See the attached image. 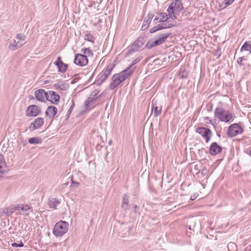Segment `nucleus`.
<instances>
[{"instance_id": "obj_28", "label": "nucleus", "mask_w": 251, "mask_h": 251, "mask_svg": "<svg viewBox=\"0 0 251 251\" xmlns=\"http://www.w3.org/2000/svg\"><path fill=\"white\" fill-rule=\"evenodd\" d=\"M121 206L125 210L127 209L128 208V197L126 194H125L123 196Z\"/></svg>"}, {"instance_id": "obj_27", "label": "nucleus", "mask_w": 251, "mask_h": 251, "mask_svg": "<svg viewBox=\"0 0 251 251\" xmlns=\"http://www.w3.org/2000/svg\"><path fill=\"white\" fill-rule=\"evenodd\" d=\"M221 111H222V113L221 116L222 117H224L226 110H224V108L222 107H221V106L217 107L215 109V111H214V116H215V117H216L217 119H218L220 121V117H219V116H218L217 115L219 114V113L221 112Z\"/></svg>"}, {"instance_id": "obj_39", "label": "nucleus", "mask_w": 251, "mask_h": 251, "mask_svg": "<svg viewBox=\"0 0 251 251\" xmlns=\"http://www.w3.org/2000/svg\"><path fill=\"white\" fill-rule=\"evenodd\" d=\"M247 59L244 56L240 57L237 60V63L240 66H243L244 64L243 63V61L246 60Z\"/></svg>"}, {"instance_id": "obj_41", "label": "nucleus", "mask_w": 251, "mask_h": 251, "mask_svg": "<svg viewBox=\"0 0 251 251\" xmlns=\"http://www.w3.org/2000/svg\"><path fill=\"white\" fill-rule=\"evenodd\" d=\"M12 246L13 247H23L24 245L22 241H20V243L18 244L16 243H13L11 244Z\"/></svg>"}, {"instance_id": "obj_43", "label": "nucleus", "mask_w": 251, "mask_h": 251, "mask_svg": "<svg viewBox=\"0 0 251 251\" xmlns=\"http://www.w3.org/2000/svg\"><path fill=\"white\" fill-rule=\"evenodd\" d=\"M167 11L168 12L167 16H168L169 19L171 18V17H172V16L173 14H174V13L176 12V11L174 10H170V9H167Z\"/></svg>"}, {"instance_id": "obj_3", "label": "nucleus", "mask_w": 251, "mask_h": 251, "mask_svg": "<svg viewBox=\"0 0 251 251\" xmlns=\"http://www.w3.org/2000/svg\"><path fill=\"white\" fill-rule=\"evenodd\" d=\"M115 65L113 64H109L107 67L104 69L97 76L95 83L98 85H100L103 83L111 74L112 71L114 69Z\"/></svg>"}, {"instance_id": "obj_56", "label": "nucleus", "mask_w": 251, "mask_h": 251, "mask_svg": "<svg viewBox=\"0 0 251 251\" xmlns=\"http://www.w3.org/2000/svg\"><path fill=\"white\" fill-rule=\"evenodd\" d=\"M168 174H168V173H166V176L167 177H168Z\"/></svg>"}, {"instance_id": "obj_5", "label": "nucleus", "mask_w": 251, "mask_h": 251, "mask_svg": "<svg viewBox=\"0 0 251 251\" xmlns=\"http://www.w3.org/2000/svg\"><path fill=\"white\" fill-rule=\"evenodd\" d=\"M244 131L243 128L239 124L235 123L228 127L227 135L229 137H234L237 135L242 134Z\"/></svg>"}, {"instance_id": "obj_46", "label": "nucleus", "mask_w": 251, "mask_h": 251, "mask_svg": "<svg viewBox=\"0 0 251 251\" xmlns=\"http://www.w3.org/2000/svg\"><path fill=\"white\" fill-rule=\"evenodd\" d=\"M100 92V91L98 90H95L92 92L91 95L94 97H98V94Z\"/></svg>"}, {"instance_id": "obj_25", "label": "nucleus", "mask_w": 251, "mask_h": 251, "mask_svg": "<svg viewBox=\"0 0 251 251\" xmlns=\"http://www.w3.org/2000/svg\"><path fill=\"white\" fill-rule=\"evenodd\" d=\"M54 87L56 89L61 90H67L69 88V85L66 83L58 82L54 84Z\"/></svg>"}, {"instance_id": "obj_34", "label": "nucleus", "mask_w": 251, "mask_h": 251, "mask_svg": "<svg viewBox=\"0 0 251 251\" xmlns=\"http://www.w3.org/2000/svg\"><path fill=\"white\" fill-rule=\"evenodd\" d=\"M81 51L84 53L86 54L87 53L89 56H93V51L90 50L89 48H85V49H82Z\"/></svg>"}, {"instance_id": "obj_14", "label": "nucleus", "mask_w": 251, "mask_h": 251, "mask_svg": "<svg viewBox=\"0 0 251 251\" xmlns=\"http://www.w3.org/2000/svg\"><path fill=\"white\" fill-rule=\"evenodd\" d=\"M222 113L221 112L219 113V114L217 115L219 117H220V121L221 122L228 123L233 121V115L231 112L229 111V110H226L224 117L221 116Z\"/></svg>"}, {"instance_id": "obj_19", "label": "nucleus", "mask_w": 251, "mask_h": 251, "mask_svg": "<svg viewBox=\"0 0 251 251\" xmlns=\"http://www.w3.org/2000/svg\"><path fill=\"white\" fill-rule=\"evenodd\" d=\"M25 43V42H21L19 41H17L16 40H13L9 45L8 49L14 51L22 47Z\"/></svg>"}, {"instance_id": "obj_58", "label": "nucleus", "mask_w": 251, "mask_h": 251, "mask_svg": "<svg viewBox=\"0 0 251 251\" xmlns=\"http://www.w3.org/2000/svg\"><path fill=\"white\" fill-rule=\"evenodd\" d=\"M2 174H0V177H2Z\"/></svg>"}, {"instance_id": "obj_21", "label": "nucleus", "mask_w": 251, "mask_h": 251, "mask_svg": "<svg viewBox=\"0 0 251 251\" xmlns=\"http://www.w3.org/2000/svg\"><path fill=\"white\" fill-rule=\"evenodd\" d=\"M153 17L154 15L152 13L150 12L148 13L147 16L144 20L143 25L141 27L142 30H145L148 28Z\"/></svg>"}, {"instance_id": "obj_42", "label": "nucleus", "mask_w": 251, "mask_h": 251, "mask_svg": "<svg viewBox=\"0 0 251 251\" xmlns=\"http://www.w3.org/2000/svg\"><path fill=\"white\" fill-rule=\"evenodd\" d=\"M74 107H75V103L72 101V104L70 106V108L69 109V110H68V112H67V115H68L67 118H69V115L71 114V113L73 109H74Z\"/></svg>"}, {"instance_id": "obj_16", "label": "nucleus", "mask_w": 251, "mask_h": 251, "mask_svg": "<svg viewBox=\"0 0 251 251\" xmlns=\"http://www.w3.org/2000/svg\"><path fill=\"white\" fill-rule=\"evenodd\" d=\"M49 100H48L51 102V103H52L53 104H57L60 101V96L58 94H57L55 92H54L53 91H49Z\"/></svg>"}, {"instance_id": "obj_29", "label": "nucleus", "mask_w": 251, "mask_h": 251, "mask_svg": "<svg viewBox=\"0 0 251 251\" xmlns=\"http://www.w3.org/2000/svg\"><path fill=\"white\" fill-rule=\"evenodd\" d=\"M28 143L30 144H40L42 143V140L38 137H32L28 139Z\"/></svg>"}, {"instance_id": "obj_47", "label": "nucleus", "mask_w": 251, "mask_h": 251, "mask_svg": "<svg viewBox=\"0 0 251 251\" xmlns=\"http://www.w3.org/2000/svg\"><path fill=\"white\" fill-rule=\"evenodd\" d=\"M167 9H170V10H175V4H174V1L170 4Z\"/></svg>"}, {"instance_id": "obj_53", "label": "nucleus", "mask_w": 251, "mask_h": 251, "mask_svg": "<svg viewBox=\"0 0 251 251\" xmlns=\"http://www.w3.org/2000/svg\"><path fill=\"white\" fill-rule=\"evenodd\" d=\"M102 96H104V92L101 93V94L98 96V97H99V98Z\"/></svg>"}, {"instance_id": "obj_59", "label": "nucleus", "mask_w": 251, "mask_h": 251, "mask_svg": "<svg viewBox=\"0 0 251 251\" xmlns=\"http://www.w3.org/2000/svg\"><path fill=\"white\" fill-rule=\"evenodd\" d=\"M164 176V174H162V177H163Z\"/></svg>"}, {"instance_id": "obj_11", "label": "nucleus", "mask_w": 251, "mask_h": 251, "mask_svg": "<svg viewBox=\"0 0 251 251\" xmlns=\"http://www.w3.org/2000/svg\"><path fill=\"white\" fill-rule=\"evenodd\" d=\"M223 150L222 146L219 145L217 142L212 143L209 150V152L211 155H216L221 153Z\"/></svg>"}, {"instance_id": "obj_15", "label": "nucleus", "mask_w": 251, "mask_h": 251, "mask_svg": "<svg viewBox=\"0 0 251 251\" xmlns=\"http://www.w3.org/2000/svg\"><path fill=\"white\" fill-rule=\"evenodd\" d=\"M15 210L21 211L22 214L28 215L29 211H31L32 207L26 204H18L15 207Z\"/></svg>"}, {"instance_id": "obj_6", "label": "nucleus", "mask_w": 251, "mask_h": 251, "mask_svg": "<svg viewBox=\"0 0 251 251\" xmlns=\"http://www.w3.org/2000/svg\"><path fill=\"white\" fill-rule=\"evenodd\" d=\"M196 132L202 137L206 143H208L210 141L212 135L211 130L204 127H198L196 128Z\"/></svg>"}, {"instance_id": "obj_40", "label": "nucleus", "mask_w": 251, "mask_h": 251, "mask_svg": "<svg viewBox=\"0 0 251 251\" xmlns=\"http://www.w3.org/2000/svg\"><path fill=\"white\" fill-rule=\"evenodd\" d=\"M3 211L8 216H10L13 213V211L12 209L10 208H6Z\"/></svg>"}, {"instance_id": "obj_31", "label": "nucleus", "mask_w": 251, "mask_h": 251, "mask_svg": "<svg viewBox=\"0 0 251 251\" xmlns=\"http://www.w3.org/2000/svg\"><path fill=\"white\" fill-rule=\"evenodd\" d=\"M250 42H246L244 43L241 48V51L245 50L249 51L250 53H251V44Z\"/></svg>"}, {"instance_id": "obj_38", "label": "nucleus", "mask_w": 251, "mask_h": 251, "mask_svg": "<svg viewBox=\"0 0 251 251\" xmlns=\"http://www.w3.org/2000/svg\"><path fill=\"white\" fill-rule=\"evenodd\" d=\"M156 25H157L158 30H161V29H165V28H170L174 26L173 25H172V24H169L168 25V26H165V27H163V25H162L161 24H158Z\"/></svg>"}, {"instance_id": "obj_33", "label": "nucleus", "mask_w": 251, "mask_h": 251, "mask_svg": "<svg viewBox=\"0 0 251 251\" xmlns=\"http://www.w3.org/2000/svg\"><path fill=\"white\" fill-rule=\"evenodd\" d=\"M160 16L161 18L159 19V22H164L167 21L169 18L167 16V14L166 13H160L158 15Z\"/></svg>"}, {"instance_id": "obj_50", "label": "nucleus", "mask_w": 251, "mask_h": 251, "mask_svg": "<svg viewBox=\"0 0 251 251\" xmlns=\"http://www.w3.org/2000/svg\"><path fill=\"white\" fill-rule=\"evenodd\" d=\"M177 13H178L177 12H175V13H174V14H173L172 17H171L170 18H171L173 20H176L177 19V16H176V14Z\"/></svg>"}, {"instance_id": "obj_18", "label": "nucleus", "mask_w": 251, "mask_h": 251, "mask_svg": "<svg viewBox=\"0 0 251 251\" xmlns=\"http://www.w3.org/2000/svg\"><path fill=\"white\" fill-rule=\"evenodd\" d=\"M57 112V108L53 105H50L47 108L45 114L50 119H52L55 117Z\"/></svg>"}, {"instance_id": "obj_44", "label": "nucleus", "mask_w": 251, "mask_h": 251, "mask_svg": "<svg viewBox=\"0 0 251 251\" xmlns=\"http://www.w3.org/2000/svg\"><path fill=\"white\" fill-rule=\"evenodd\" d=\"M234 1V0H225L224 3L226 5V6H227L231 4Z\"/></svg>"}, {"instance_id": "obj_48", "label": "nucleus", "mask_w": 251, "mask_h": 251, "mask_svg": "<svg viewBox=\"0 0 251 251\" xmlns=\"http://www.w3.org/2000/svg\"><path fill=\"white\" fill-rule=\"evenodd\" d=\"M158 31L157 25L154 26L152 28L150 29V33H152Z\"/></svg>"}, {"instance_id": "obj_45", "label": "nucleus", "mask_w": 251, "mask_h": 251, "mask_svg": "<svg viewBox=\"0 0 251 251\" xmlns=\"http://www.w3.org/2000/svg\"><path fill=\"white\" fill-rule=\"evenodd\" d=\"M198 196H199V194H198L197 193H195L193 195H192L190 198V199L189 200V202H190V201H193L195 200V199H196Z\"/></svg>"}, {"instance_id": "obj_55", "label": "nucleus", "mask_w": 251, "mask_h": 251, "mask_svg": "<svg viewBox=\"0 0 251 251\" xmlns=\"http://www.w3.org/2000/svg\"><path fill=\"white\" fill-rule=\"evenodd\" d=\"M163 25V27H165V26H167L166 24H161Z\"/></svg>"}, {"instance_id": "obj_2", "label": "nucleus", "mask_w": 251, "mask_h": 251, "mask_svg": "<svg viewBox=\"0 0 251 251\" xmlns=\"http://www.w3.org/2000/svg\"><path fill=\"white\" fill-rule=\"evenodd\" d=\"M68 229L69 224L65 221H60L54 225L53 234L56 237H60L67 233Z\"/></svg>"}, {"instance_id": "obj_24", "label": "nucleus", "mask_w": 251, "mask_h": 251, "mask_svg": "<svg viewBox=\"0 0 251 251\" xmlns=\"http://www.w3.org/2000/svg\"><path fill=\"white\" fill-rule=\"evenodd\" d=\"M142 59V56H139L135 60H134L131 64L129 65L128 67H127L126 70H127V71L129 72L132 70H133V73H134V70L136 69V67L133 66L135 65L136 63H137L138 62H139L141 59Z\"/></svg>"}, {"instance_id": "obj_26", "label": "nucleus", "mask_w": 251, "mask_h": 251, "mask_svg": "<svg viewBox=\"0 0 251 251\" xmlns=\"http://www.w3.org/2000/svg\"><path fill=\"white\" fill-rule=\"evenodd\" d=\"M174 4H175V11L176 12H180L183 9L184 7L180 0H175Z\"/></svg>"}, {"instance_id": "obj_12", "label": "nucleus", "mask_w": 251, "mask_h": 251, "mask_svg": "<svg viewBox=\"0 0 251 251\" xmlns=\"http://www.w3.org/2000/svg\"><path fill=\"white\" fill-rule=\"evenodd\" d=\"M53 64L57 67L58 72L61 73H65L68 67V64H65L62 61L60 56L57 57L56 60L53 63Z\"/></svg>"}, {"instance_id": "obj_8", "label": "nucleus", "mask_w": 251, "mask_h": 251, "mask_svg": "<svg viewBox=\"0 0 251 251\" xmlns=\"http://www.w3.org/2000/svg\"><path fill=\"white\" fill-rule=\"evenodd\" d=\"M74 63L78 66L83 67L88 64V59L85 55L78 53L75 55Z\"/></svg>"}, {"instance_id": "obj_35", "label": "nucleus", "mask_w": 251, "mask_h": 251, "mask_svg": "<svg viewBox=\"0 0 251 251\" xmlns=\"http://www.w3.org/2000/svg\"><path fill=\"white\" fill-rule=\"evenodd\" d=\"M71 178V181H72L71 185L70 187H75V188L78 187L79 185H80V183L79 182H78L75 181L73 180V176H70L69 178Z\"/></svg>"}, {"instance_id": "obj_57", "label": "nucleus", "mask_w": 251, "mask_h": 251, "mask_svg": "<svg viewBox=\"0 0 251 251\" xmlns=\"http://www.w3.org/2000/svg\"><path fill=\"white\" fill-rule=\"evenodd\" d=\"M111 142H112L111 140L109 141V144H111Z\"/></svg>"}, {"instance_id": "obj_49", "label": "nucleus", "mask_w": 251, "mask_h": 251, "mask_svg": "<svg viewBox=\"0 0 251 251\" xmlns=\"http://www.w3.org/2000/svg\"><path fill=\"white\" fill-rule=\"evenodd\" d=\"M245 152L248 154L249 155H250L251 157V149L250 148H248V149H246L245 151H244Z\"/></svg>"}, {"instance_id": "obj_37", "label": "nucleus", "mask_w": 251, "mask_h": 251, "mask_svg": "<svg viewBox=\"0 0 251 251\" xmlns=\"http://www.w3.org/2000/svg\"><path fill=\"white\" fill-rule=\"evenodd\" d=\"M16 38L18 39V41H19L21 42H25V36L23 35L22 34H18L16 35Z\"/></svg>"}, {"instance_id": "obj_51", "label": "nucleus", "mask_w": 251, "mask_h": 251, "mask_svg": "<svg viewBox=\"0 0 251 251\" xmlns=\"http://www.w3.org/2000/svg\"><path fill=\"white\" fill-rule=\"evenodd\" d=\"M21 143L25 146L27 144V141L26 140H25L24 139H22L21 140Z\"/></svg>"}, {"instance_id": "obj_4", "label": "nucleus", "mask_w": 251, "mask_h": 251, "mask_svg": "<svg viewBox=\"0 0 251 251\" xmlns=\"http://www.w3.org/2000/svg\"><path fill=\"white\" fill-rule=\"evenodd\" d=\"M146 41V38L144 36H139L134 43L127 48L126 56H128L131 52L137 51L140 49Z\"/></svg>"}, {"instance_id": "obj_1", "label": "nucleus", "mask_w": 251, "mask_h": 251, "mask_svg": "<svg viewBox=\"0 0 251 251\" xmlns=\"http://www.w3.org/2000/svg\"><path fill=\"white\" fill-rule=\"evenodd\" d=\"M133 74V70L128 72L125 69L119 74H114L112 77V82L109 85L110 90H114Z\"/></svg>"}, {"instance_id": "obj_23", "label": "nucleus", "mask_w": 251, "mask_h": 251, "mask_svg": "<svg viewBox=\"0 0 251 251\" xmlns=\"http://www.w3.org/2000/svg\"><path fill=\"white\" fill-rule=\"evenodd\" d=\"M171 34V33H165L159 34L157 36V38L155 40L159 45L162 44Z\"/></svg>"}, {"instance_id": "obj_20", "label": "nucleus", "mask_w": 251, "mask_h": 251, "mask_svg": "<svg viewBox=\"0 0 251 251\" xmlns=\"http://www.w3.org/2000/svg\"><path fill=\"white\" fill-rule=\"evenodd\" d=\"M9 170V166L6 164L4 156L0 154V173H7Z\"/></svg>"}, {"instance_id": "obj_10", "label": "nucleus", "mask_w": 251, "mask_h": 251, "mask_svg": "<svg viewBox=\"0 0 251 251\" xmlns=\"http://www.w3.org/2000/svg\"><path fill=\"white\" fill-rule=\"evenodd\" d=\"M44 124V119L43 118H37L30 124L29 130L32 132L36 129L40 128Z\"/></svg>"}, {"instance_id": "obj_22", "label": "nucleus", "mask_w": 251, "mask_h": 251, "mask_svg": "<svg viewBox=\"0 0 251 251\" xmlns=\"http://www.w3.org/2000/svg\"><path fill=\"white\" fill-rule=\"evenodd\" d=\"M60 203L59 200L56 198H50L48 200V205L50 208L53 209H56Z\"/></svg>"}, {"instance_id": "obj_32", "label": "nucleus", "mask_w": 251, "mask_h": 251, "mask_svg": "<svg viewBox=\"0 0 251 251\" xmlns=\"http://www.w3.org/2000/svg\"><path fill=\"white\" fill-rule=\"evenodd\" d=\"M84 39L92 43H94L95 37L90 33H86L84 36Z\"/></svg>"}, {"instance_id": "obj_36", "label": "nucleus", "mask_w": 251, "mask_h": 251, "mask_svg": "<svg viewBox=\"0 0 251 251\" xmlns=\"http://www.w3.org/2000/svg\"><path fill=\"white\" fill-rule=\"evenodd\" d=\"M204 122L206 123H209L213 126L214 128L216 127V123L214 122L212 120H211L209 117H205L204 120Z\"/></svg>"}, {"instance_id": "obj_17", "label": "nucleus", "mask_w": 251, "mask_h": 251, "mask_svg": "<svg viewBox=\"0 0 251 251\" xmlns=\"http://www.w3.org/2000/svg\"><path fill=\"white\" fill-rule=\"evenodd\" d=\"M157 101H155L154 103L152 101L151 104V113L153 111V116L157 117L160 114L162 111V107L161 105H158Z\"/></svg>"}, {"instance_id": "obj_30", "label": "nucleus", "mask_w": 251, "mask_h": 251, "mask_svg": "<svg viewBox=\"0 0 251 251\" xmlns=\"http://www.w3.org/2000/svg\"><path fill=\"white\" fill-rule=\"evenodd\" d=\"M159 45L157 42L156 41V40L153 41L152 40H149L146 44L145 45V48L150 50L152 49V48Z\"/></svg>"}, {"instance_id": "obj_54", "label": "nucleus", "mask_w": 251, "mask_h": 251, "mask_svg": "<svg viewBox=\"0 0 251 251\" xmlns=\"http://www.w3.org/2000/svg\"><path fill=\"white\" fill-rule=\"evenodd\" d=\"M138 208V207L137 206V205H135L134 206V213H136L137 212V210H136V208Z\"/></svg>"}, {"instance_id": "obj_13", "label": "nucleus", "mask_w": 251, "mask_h": 251, "mask_svg": "<svg viewBox=\"0 0 251 251\" xmlns=\"http://www.w3.org/2000/svg\"><path fill=\"white\" fill-rule=\"evenodd\" d=\"M99 97H90L84 102V105L86 110L93 108L96 106V101L98 100Z\"/></svg>"}, {"instance_id": "obj_7", "label": "nucleus", "mask_w": 251, "mask_h": 251, "mask_svg": "<svg viewBox=\"0 0 251 251\" xmlns=\"http://www.w3.org/2000/svg\"><path fill=\"white\" fill-rule=\"evenodd\" d=\"M41 112V108L37 105H29L25 110L26 116L29 117H36Z\"/></svg>"}, {"instance_id": "obj_9", "label": "nucleus", "mask_w": 251, "mask_h": 251, "mask_svg": "<svg viewBox=\"0 0 251 251\" xmlns=\"http://www.w3.org/2000/svg\"><path fill=\"white\" fill-rule=\"evenodd\" d=\"M34 94L36 99L40 101L43 102L45 101V100H49V91L47 92L43 89L36 90Z\"/></svg>"}, {"instance_id": "obj_52", "label": "nucleus", "mask_w": 251, "mask_h": 251, "mask_svg": "<svg viewBox=\"0 0 251 251\" xmlns=\"http://www.w3.org/2000/svg\"><path fill=\"white\" fill-rule=\"evenodd\" d=\"M160 18H159V16H156L155 17L154 19V22H155V21H156V22H159V21Z\"/></svg>"}]
</instances>
